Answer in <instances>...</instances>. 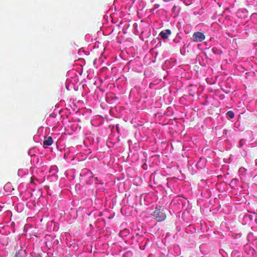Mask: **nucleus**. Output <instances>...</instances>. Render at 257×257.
I'll list each match as a JSON object with an SVG mask.
<instances>
[{
    "mask_svg": "<svg viewBox=\"0 0 257 257\" xmlns=\"http://www.w3.org/2000/svg\"><path fill=\"white\" fill-rule=\"evenodd\" d=\"M226 117L228 119L233 118L234 116V113L232 111H228L226 113Z\"/></svg>",
    "mask_w": 257,
    "mask_h": 257,
    "instance_id": "obj_17",
    "label": "nucleus"
},
{
    "mask_svg": "<svg viewBox=\"0 0 257 257\" xmlns=\"http://www.w3.org/2000/svg\"><path fill=\"white\" fill-rule=\"evenodd\" d=\"M26 171L23 169H19L18 171V175L19 176L22 177L25 174Z\"/></svg>",
    "mask_w": 257,
    "mask_h": 257,
    "instance_id": "obj_18",
    "label": "nucleus"
},
{
    "mask_svg": "<svg viewBox=\"0 0 257 257\" xmlns=\"http://www.w3.org/2000/svg\"><path fill=\"white\" fill-rule=\"evenodd\" d=\"M32 194H31L30 201L28 202L26 204L27 207H28L29 208H31L33 206H35L36 205V202L35 200H33L32 202H31L32 200Z\"/></svg>",
    "mask_w": 257,
    "mask_h": 257,
    "instance_id": "obj_11",
    "label": "nucleus"
},
{
    "mask_svg": "<svg viewBox=\"0 0 257 257\" xmlns=\"http://www.w3.org/2000/svg\"><path fill=\"white\" fill-rule=\"evenodd\" d=\"M172 32L170 29H166L162 31L159 34V36L164 40V42L166 41L169 38V36L171 35Z\"/></svg>",
    "mask_w": 257,
    "mask_h": 257,
    "instance_id": "obj_8",
    "label": "nucleus"
},
{
    "mask_svg": "<svg viewBox=\"0 0 257 257\" xmlns=\"http://www.w3.org/2000/svg\"><path fill=\"white\" fill-rule=\"evenodd\" d=\"M100 184H103V182H100Z\"/></svg>",
    "mask_w": 257,
    "mask_h": 257,
    "instance_id": "obj_27",
    "label": "nucleus"
},
{
    "mask_svg": "<svg viewBox=\"0 0 257 257\" xmlns=\"http://www.w3.org/2000/svg\"><path fill=\"white\" fill-rule=\"evenodd\" d=\"M31 163L35 167H40L43 164V160L41 157L38 156H34L31 160Z\"/></svg>",
    "mask_w": 257,
    "mask_h": 257,
    "instance_id": "obj_7",
    "label": "nucleus"
},
{
    "mask_svg": "<svg viewBox=\"0 0 257 257\" xmlns=\"http://www.w3.org/2000/svg\"><path fill=\"white\" fill-rule=\"evenodd\" d=\"M161 208V206L156 207L155 210L152 213V215L158 221H162L166 218V215Z\"/></svg>",
    "mask_w": 257,
    "mask_h": 257,
    "instance_id": "obj_3",
    "label": "nucleus"
},
{
    "mask_svg": "<svg viewBox=\"0 0 257 257\" xmlns=\"http://www.w3.org/2000/svg\"><path fill=\"white\" fill-rule=\"evenodd\" d=\"M241 219V223L243 225H251L253 220L256 222V215L255 214L245 213L243 214L242 217L240 216Z\"/></svg>",
    "mask_w": 257,
    "mask_h": 257,
    "instance_id": "obj_1",
    "label": "nucleus"
},
{
    "mask_svg": "<svg viewBox=\"0 0 257 257\" xmlns=\"http://www.w3.org/2000/svg\"><path fill=\"white\" fill-rule=\"evenodd\" d=\"M246 144V141L244 139H241L238 143L237 146L239 148H242Z\"/></svg>",
    "mask_w": 257,
    "mask_h": 257,
    "instance_id": "obj_16",
    "label": "nucleus"
},
{
    "mask_svg": "<svg viewBox=\"0 0 257 257\" xmlns=\"http://www.w3.org/2000/svg\"><path fill=\"white\" fill-rule=\"evenodd\" d=\"M180 53L182 55H185V53H186V51H185V47H184L183 46H182V47H180Z\"/></svg>",
    "mask_w": 257,
    "mask_h": 257,
    "instance_id": "obj_20",
    "label": "nucleus"
},
{
    "mask_svg": "<svg viewBox=\"0 0 257 257\" xmlns=\"http://www.w3.org/2000/svg\"><path fill=\"white\" fill-rule=\"evenodd\" d=\"M154 7H155V9H157V8H158L160 7V5H158V4H155Z\"/></svg>",
    "mask_w": 257,
    "mask_h": 257,
    "instance_id": "obj_24",
    "label": "nucleus"
},
{
    "mask_svg": "<svg viewBox=\"0 0 257 257\" xmlns=\"http://www.w3.org/2000/svg\"><path fill=\"white\" fill-rule=\"evenodd\" d=\"M58 171L56 166H52L49 169L48 174L47 176V179L50 182H55L57 180L58 176L57 174Z\"/></svg>",
    "mask_w": 257,
    "mask_h": 257,
    "instance_id": "obj_2",
    "label": "nucleus"
},
{
    "mask_svg": "<svg viewBox=\"0 0 257 257\" xmlns=\"http://www.w3.org/2000/svg\"><path fill=\"white\" fill-rule=\"evenodd\" d=\"M192 39L194 42H201L205 40V36L202 32H196L192 35Z\"/></svg>",
    "mask_w": 257,
    "mask_h": 257,
    "instance_id": "obj_6",
    "label": "nucleus"
},
{
    "mask_svg": "<svg viewBox=\"0 0 257 257\" xmlns=\"http://www.w3.org/2000/svg\"><path fill=\"white\" fill-rule=\"evenodd\" d=\"M241 12L243 14V17H247V11L245 9H241L238 11V13Z\"/></svg>",
    "mask_w": 257,
    "mask_h": 257,
    "instance_id": "obj_19",
    "label": "nucleus"
},
{
    "mask_svg": "<svg viewBox=\"0 0 257 257\" xmlns=\"http://www.w3.org/2000/svg\"><path fill=\"white\" fill-rule=\"evenodd\" d=\"M26 254V253L25 250L21 249L18 252H16L15 257H24Z\"/></svg>",
    "mask_w": 257,
    "mask_h": 257,
    "instance_id": "obj_12",
    "label": "nucleus"
},
{
    "mask_svg": "<svg viewBox=\"0 0 257 257\" xmlns=\"http://www.w3.org/2000/svg\"><path fill=\"white\" fill-rule=\"evenodd\" d=\"M234 124H235V125H236V124H237V122H235V123H234Z\"/></svg>",
    "mask_w": 257,
    "mask_h": 257,
    "instance_id": "obj_28",
    "label": "nucleus"
},
{
    "mask_svg": "<svg viewBox=\"0 0 257 257\" xmlns=\"http://www.w3.org/2000/svg\"><path fill=\"white\" fill-rule=\"evenodd\" d=\"M228 132V130H227L226 129H224L223 131V134L225 135V136H226L227 138L228 137V136H227Z\"/></svg>",
    "mask_w": 257,
    "mask_h": 257,
    "instance_id": "obj_22",
    "label": "nucleus"
},
{
    "mask_svg": "<svg viewBox=\"0 0 257 257\" xmlns=\"http://www.w3.org/2000/svg\"><path fill=\"white\" fill-rule=\"evenodd\" d=\"M212 51L214 54L220 55L222 54V51L215 47L212 48Z\"/></svg>",
    "mask_w": 257,
    "mask_h": 257,
    "instance_id": "obj_15",
    "label": "nucleus"
},
{
    "mask_svg": "<svg viewBox=\"0 0 257 257\" xmlns=\"http://www.w3.org/2000/svg\"><path fill=\"white\" fill-rule=\"evenodd\" d=\"M239 184V180L236 178L232 179L229 183L230 187L233 189L237 188Z\"/></svg>",
    "mask_w": 257,
    "mask_h": 257,
    "instance_id": "obj_9",
    "label": "nucleus"
},
{
    "mask_svg": "<svg viewBox=\"0 0 257 257\" xmlns=\"http://www.w3.org/2000/svg\"><path fill=\"white\" fill-rule=\"evenodd\" d=\"M53 143V139L51 137H45L43 142L44 146H49Z\"/></svg>",
    "mask_w": 257,
    "mask_h": 257,
    "instance_id": "obj_10",
    "label": "nucleus"
},
{
    "mask_svg": "<svg viewBox=\"0 0 257 257\" xmlns=\"http://www.w3.org/2000/svg\"><path fill=\"white\" fill-rule=\"evenodd\" d=\"M131 255H132V253L131 252H127L126 253H125L123 257H125L126 256Z\"/></svg>",
    "mask_w": 257,
    "mask_h": 257,
    "instance_id": "obj_23",
    "label": "nucleus"
},
{
    "mask_svg": "<svg viewBox=\"0 0 257 257\" xmlns=\"http://www.w3.org/2000/svg\"><path fill=\"white\" fill-rule=\"evenodd\" d=\"M10 185H11V184H9V183H8V184H7L5 186L4 188H6V187H9V186H10Z\"/></svg>",
    "mask_w": 257,
    "mask_h": 257,
    "instance_id": "obj_25",
    "label": "nucleus"
},
{
    "mask_svg": "<svg viewBox=\"0 0 257 257\" xmlns=\"http://www.w3.org/2000/svg\"><path fill=\"white\" fill-rule=\"evenodd\" d=\"M15 209L19 212H21L24 209V205L22 203H19L15 206Z\"/></svg>",
    "mask_w": 257,
    "mask_h": 257,
    "instance_id": "obj_13",
    "label": "nucleus"
},
{
    "mask_svg": "<svg viewBox=\"0 0 257 257\" xmlns=\"http://www.w3.org/2000/svg\"><path fill=\"white\" fill-rule=\"evenodd\" d=\"M94 180L96 181H100V180H99V179L98 178V177H95L94 178Z\"/></svg>",
    "mask_w": 257,
    "mask_h": 257,
    "instance_id": "obj_26",
    "label": "nucleus"
},
{
    "mask_svg": "<svg viewBox=\"0 0 257 257\" xmlns=\"http://www.w3.org/2000/svg\"><path fill=\"white\" fill-rule=\"evenodd\" d=\"M127 233V230H124L120 231L119 233V235H120V236H122L123 235L126 236Z\"/></svg>",
    "mask_w": 257,
    "mask_h": 257,
    "instance_id": "obj_21",
    "label": "nucleus"
},
{
    "mask_svg": "<svg viewBox=\"0 0 257 257\" xmlns=\"http://www.w3.org/2000/svg\"><path fill=\"white\" fill-rule=\"evenodd\" d=\"M39 172L41 175L40 176L37 177L35 175H33L32 177L31 178V183H33L35 185H37L38 184H41L44 182L45 179L44 178L45 177H43L44 172L43 170L40 169V168L37 169V172Z\"/></svg>",
    "mask_w": 257,
    "mask_h": 257,
    "instance_id": "obj_4",
    "label": "nucleus"
},
{
    "mask_svg": "<svg viewBox=\"0 0 257 257\" xmlns=\"http://www.w3.org/2000/svg\"><path fill=\"white\" fill-rule=\"evenodd\" d=\"M28 154L29 156H31V158H32L34 156H36L35 155V148H32L29 150L28 152Z\"/></svg>",
    "mask_w": 257,
    "mask_h": 257,
    "instance_id": "obj_14",
    "label": "nucleus"
},
{
    "mask_svg": "<svg viewBox=\"0 0 257 257\" xmlns=\"http://www.w3.org/2000/svg\"><path fill=\"white\" fill-rule=\"evenodd\" d=\"M182 33H178L174 39L173 40V43H174V47H181L182 46L185 47L186 43L182 41Z\"/></svg>",
    "mask_w": 257,
    "mask_h": 257,
    "instance_id": "obj_5",
    "label": "nucleus"
}]
</instances>
